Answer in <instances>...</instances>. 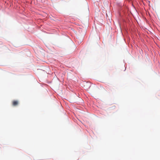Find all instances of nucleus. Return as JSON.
Returning <instances> with one entry per match:
<instances>
[{"label":"nucleus","mask_w":160,"mask_h":160,"mask_svg":"<svg viewBox=\"0 0 160 160\" xmlns=\"http://www.w3.org/2000/svg\"><path fill=\"white\" fill-rule=\"evenodd\" d=\"M18 102L17 100H13L12 101V105L14 106H16L18 105Z\"/></svg>","instance_id":"f257e3e1"}]
</instances>
